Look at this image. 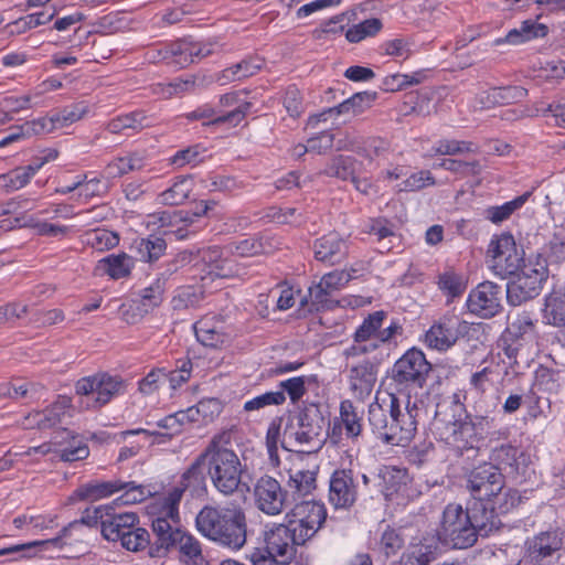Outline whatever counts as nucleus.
I'll use <instances>...</instances> for the list:
<instances>
[{
  "mask_svg": "<svg viewBox=\"0 0 565 565\" xmlns=\"http://www.w3.org/2000/svg\"><path fill=\"white\" fill-rule=\"evenodd\" d=\"M231 433L213 436L201 452L213 487L223 495H233L242 481L243 466L236 452L228 448Z\"/></svg>",
  "mask_w": 565,
  "mask_h": 565,
  "instance_id": "obj_1",
  "label": "nucleus"
},
{
  "mask_svg": "<svg viewBox=\"0 0 565 565\" xmlns=\"http://www.w3.org/2000/svg\"><path fill=\"white\" fill-rule=\"evenodd\" d=\"M297 423H288L281 445L287 450L311 452L319 450L329 436L330 420L321 405L306 403L296 416Z\"/></svg>",
  "mask_w": 565,
  "mask_h": 565,
  "instance_id": "obj_2",
  "label": "nucleus"
},
{
  "mask_svg": "<svg viewBox=\"0 0 565 565\" xmlns=\"http://www.w3.org/2000/svg\"><path fill=\"white\" fill-rule=\"evenodd\" d=\"M473 529L466 509L461 504L449 503L444 509L437 536L446 546L465 550L473 546L478 541Z\"/></svg>",
  "mask_w": 565,
  "mask_h": 565,
  "instance_id": "obj_3",
  "label": "nucleus"
},
{
  "mask_svg": "<svg viewBox=\"0 0 565 565\" xmlns=\"http://www.w3.org/2000/svg\"><path fill=\"white\" fill-rule=\"evenodd\" d=\"M124 490L125 492L116 500L122 504L140 503L150 494V491L135 481H92L79 486L71 495V501H98Z\"/></svg>",
  "mask_w": 565,
  "mask_h": 565,
  "instance_id": "obj_4",
  "label": "nucleus"
},
{
  "mask_svg": "<svg viewBox=\"0 0 565 565\" xmlns=\"http://www.w3.org/2000/svg\"><path fill=\"white\" fill-rule=\"evenodd\" d=\"M451 411L452 416L455 417L454 420L446 422L437 418V431L439 438L459 455H462L468 450H478L481 441L477 437L467 417H461V413H465L463 404L458 401L454 402ZM441 413H436V417H439Z\"/></svg>",
  "mask_w": 565,
  "mask_h": 565,
  "instance_id": "obj_5",
  "label": "nucleus"
},
{
  "mask_svg": "<svg viewBox=\"0 0 565 565\" xmlns=\"http://www.w3.org/2000/svg\"><path fill=\"white\" fill-rule=\"evenodd\" d=\"M430 371L431 365L425 354L420 350L412 348L394 363L391 379L397 391L411 387L423 388Z\"/></svg>",
  "mask_w": 565,
  "mask_h": 565,
  "instance_id": "obj_6",
  "label": "nucleus"
},
{
  "mask_svg": "<svg viewBox=\"0 0 565 565\" xmlns=\"http://www.w3.org/2000/svg\"><path fill=\"white\" fill-rule=\"evenodd\" d=\"M376 486L384 499L397 505H405L420 492L413 486L408 471L394 466H383L376 475Z\"/></svg>",
  "mask_w": 565,
  "mask_h": 565,
  "instance_id": "obj_7",
  "label": "nucleus"
},
{
  "mask_svg": "<svg viewBox=\"0 0 565 565\" xmlns=\"http://www.w3.org/2000/svg\"><path fill=\"white\" fill-rule=\"evenodd\" d=\"M564 545L562 531L541 532L525 542V552L519 563L521 565H553L559 559Z\"/></svg>",
  "mask_w": 565,
  "mask_h": 565,
  "instance_id": "obj_8",
  "label": "nucleus"
},
{
  "mask_svg": "<svg viewBox=\"0 0 565 565\" xmlns=\"http://www.w3.org/2000/svg\"><path fill=\"white\" fill-rule=\"evenodd\" d=\"M487 255L490 258V267L501 278L519 273L523 263V255L510 233L494 236L489 243Z\"/></svg>",
  "mask_w": 565,
  "mask_h": 565,
  "instance_id": "obj_9",
  "label": "nucleus"
},
{
  "mask_svg": "<svg viewBox=\"0 0 565 565\" xmlns=\"http://www.w3.org/2000/svg\"><path fill=\"white\" fill-rule=\"evenodd\" d=\"M124 390V382L118 376H110L106 373L95 374L78 380L75 384V392L81 396H93L87 401L86 407L100 408L110 399L120 394Z\"/></svg>",
  "mask_w": 565,
  "mask_h": 565,
  "instance_id": "obj_10",
  "label": "nucleus"
},
{
  "mask_svg": "<svg viewBox=\"0 0 565 565\" xmlns=\"http://www.w3.org/2000/svg\"><path fill=\"white\" fill-rule=\"evenodd\" d=\"M422 402L407 396L404 407L395 394L390 395V417L394 418L393 431L398 436L394 440H401L402 446L408 445L417 433V425L423 408Z\"/></svg>",
  "mask_w": 565,
  "mask_h": 565,
  "instance_id": "obj_11",
  "label": "nucleus"
},
{
  "mask_svg": "<svg viewBox=\"0 0 565 565\" xmlns=\"http://www.w3.org/2000/svg\"><path fill=\"white\" fill-rule=\"evenodd\" d=\"M505 477L490 462H482L473 467L466 476V489L472 500L488 501L504 486Z\"/></svg>",
  "mask_w": 565,
  "mask_h": 565,
  "instance_id": "obj_12",
  "label": "nucleus"
},
{
  "mask_svg": "<svg viewBox=\"0 0 565 565\" xmlns=\"http://www.w3.org/2000/svg\"><path fill=\"white\" fill-rule=\"evenodd\" d=\"M467 330V322L458 316H444L426 331L424 342L429 349L447 351L463 337Z\"/></svg>",
  "mask_w": 565,
  "mask_h": 565,
  "instance_id": "obj_13",
  "label": "nucleus"
},
{
  "mask_svg": "<svg viewBox=\"0 0 565 565\" xmlns=\"http://www.w3.org/2000/svg\"><path fill=\"white\" fill-rule=\"evenodd\" d=\"M154 541L151 543L148 555L150 557H163L172 548L177 547L179 539H182L184 530L181 529L180 518H170L158 514L151 522Z\"/></svg>",
  "mask_w": 565,
  "mask_h": 565,
  "instance_id": "obj_14",
  "label": "nucleus"
},
{
  "mask_svg": "<svg viewBox=\"0 0 565 565\" xmlns=\"http://www.w3.org/2000/svg\"><path fill=\"white\" fill-rule=\"evenodd\" d=\"M254 495L257 508L268 515L279 514L286 505L291 503L288 491L284 490L280 483L269 476L257 480Z\"/></svg>",
  "mask_w": 565,
  "mask_h": 565,
  "instance_id": "obj_15",
  "label": "nucleus"
},
{
  "mask_svg": "<svg viewBox=\"0 0 565 565\" xmlns=\"http://www.w3.org/2000/svg\"><path fill=\"white\" fill-rule=\"evenodd\" d=\"M213 543L220 547L237 552L247 543V518L242 508H233L228 512Z\"/></svg>",
  "mask_w": 565,
  "mask_h": 565,
  "instance_id": "obj_16",
  "label": "nucleus"
},
{
  "mask_svg": "<svg viewBox=\"0 0 565 565\" xmlns=\"http://www.w3.org/2000/svg\"><path fill=\"white\" fill-rule=\"evenodd\" d=\"M216 47L215 43L182 39L166 47L163 58L167 60L168 64L182 68L213 54Z\"/></svg>",
  "mask_w": 565,
  "mask_h": 565,
  "instance_id": "obj_17",
  "label": "nucleus"
},
{
  "mask_svg": "<svg viewBox=\"0 0 565 565\" xmlns=\"http://www.w3.org/2000/svg\"><path fill=\"white\" fill-rule=\"evenodd\" d=\"M328 499L335 509H349L358 499V483L351 469H337L329 480Z\"/></svg>",
  "mask_w": 565,
  "mask_h": 565,
  "instance_id": "obj_18",
  "label": "nucleus"
},
{
  "mask_svg": "<svg viewBox=\"0 0 565 565\" xmlns=\"http://www.w3.org/2000/svg\"><path fill=\"white\" fill-rule=\"evenodd\" d=\"M469 311L481 318H492L501 309V288L494 282L483 281L470 291L467 299Z\"/></svg>",
  "mask_w": 565,
  "mask_h": 565,
  "instance_id": "obj_19",
  "label": "nucleus"
},
{
  "mask_svg": "<svg viewBox=\"0 0 565 565\" xmlns=\"http://www.w3.org/2000/svg\"><path fill=\"white\" fill-rule=\"evenodd\" d=\"M490 463L501 473L511 477L524 475L530 457L519 447L511 444H502L494 447L489 456Z\"/></svg>",
  "mask_w": 565,
  "mask_h": 565,
  "instance_id": "obj_20",
  "label": "nucleus"
},
{
  "mask_svg": "<svg viewBox=\"0 0 565 565\" xmlns=\"http://www.w3.org/2000/svg\"><path fill=\"white\" fill-rule=\"evenodd\" d=\"M466 511L469 513L477 539L479 536L487 537L502 526L498 513L488 501L472 500L468 502Z\"/></svg>",
  "mask_w": 565,
  "mask_h": 565,
  "instance_id": "obj_21",
  "label": "nucleus"
},
{
  "mask_svg": "<svg viewBox=\"0 0 565 565\" xmlns=\"http://www.w3.org/2000/svg\"><path fill=\"white\" fill-rule=\"evenodd\" d=\"M252 107V103L243 102L239 103L233 110H230L222 115H216V111L213 107L209 105H203L198 107L195 110L186 114V118L190 120H202L207 119V122L204 125L210 126H221L227 124L228 126L236 127L239 122L244 120L247 113Z\"/></svg>",
  "mask_w": 565,
  "mask_h": 565,
  "instance_id": "obj_22",
  "label": "nucleus"
},
{
  "mask_svg": "<svg viewBox=\"0 0 565 565\" xmlns=\"http://www.w3.org/2000/svg\"><path fill=\"white\" fill-rule=\"evenodd\" d=\"M265 543L278 558L280 565L290 564L297 555L298 545L291 542V537L282 524H277L265 533Z\"/></svg>",
  "mask_w": 565,
  "mask_h": 565,
  "instance_id": "obj_23",
  "label": "nucleus"
},
{
  "mask_svg": "<svg viewBox=\"0 0 565 565\" xmlns=\"http://www.w3.org/2000/svg\"><path fill=\"white\" fill-rule=\"evenodd\" d=\"M313 250L317 260L334 265L348 255V244L338 233L331 232L316 239Z\"/></svg>",
  "mask_w": 565,
  "mask_h": 565,
  "instance_id": "obj_24",
  "label": "nucleus"
},
{
  "mask_svg": "<svg viewBox=\"0 0 565 565\" xmlns=\"http://www.w3.org/2000/svg\"><path fill=\"white\" fill-rule=\"evenodd\" d=\"M440 548L431 540H422L418 543H412L402 553L399 558L392 565H431L438 559Z\"/></svg>",
  "mask_w": 565,
  "mask_h": 565,
  "instance_id": "obj_25",
  "label": "nucleus"
},
{
  "mask_svg": "<svg viewBox=\"0 0 565 565\" xmlns=\"http://www.w3.org/2000/svg\"><path fill=\"white\" fill-rule=\"evenodd\" d=\"M138 524L139 518L136 513H116L113 508V511H106L105 519L102 521L100 532L105 540L117 542L127 534L129 529Z\"/></svg>",
  "mask_w": 565,
  "mask_h": 565,
  "instance_id": "obj_26",
  "label": "nucleus"
},
{
  "mask_svg": "<svg viewBox=\"0 0 565 565\" xmlns=\"http://www.w3.org/2000/svg\"><path fill=\"white\" fill-rule=\"evenodd\" d=\"M361 166L362 163L352 156L337 154L328 161L324 169L320 171V174L337 178L342 181L350 180L354 183L356 190L366 192V189H361L360 181L356 175Z\"/></svg>",
  "mask_w": 565,
  "mask_h": 565,
  "instance_id": "obj_27",
  "label": "nucleus"
},
{
  "mask_svg": "<svg viewBox=\"0 0 565 565\" xmlns=\"http://www.w3.org/2000/svg\"><path fill=\"white\" fill-rule=\"evenodd\" d=\"M230 508L204 505L195 516L196 531L209 541L213 542L214 536L221 530L228 516Z\"/></svg>",
  "mask_w": 565,
  "mask_h": 565,
  "instance_id": "obj_28",
  "label": "nucleus"
},
{
  "mask_svg": "<svg viewBox=\"0 0 565 565\" xmlns=\"http://www.w3.org/2000/svg\"><path fill=\"white\" fill-rule=\"evenodd\" d=\"M542 278L530 276L529 278L516 275V279L507 286V299L512 306H520L540 295L543 287Z\"/></svg>",
  "mask_w": 565,
  "mask_h": 565,
  "instance_id": "obj_29",
  "label": "nucleus"
},
{
  "mask_svg": "<svg viewBox=\"0 0 565 565\" xmlns=\"http://www.w3.org/2000/svg\"><path fill=\"white\" fill-rule=\"evenodd\" d=\"M369 424L372 431L385 444L402 446L401 440H394L396 435L392 429L395 424L394 418L390 417V409L386 411L382 405L373 403L369 406Z\"/></svg>",
  "mask_w": 565,
  "mask_h": 565,
  "instance_id": "obj_30",
  "label": "nucleus"
},
{
  "mask_svg": "<svg viewBox=\"0 0 565 565\" xmlns=\"http://www.w3.org/2000/svg\"><path fill=\"white\" fill-rule=\"evenodd\" d=\"M349 382L355 395L369 396L376 382V366L367 360L352 366L349 372Z\"/></svg>",
  "mask_w": 565,
  "mask_h": 565,
  "instance_id": "obj_31",
  "label": "nucleus"
},
{
  "mask_svg": "<svg viewBox=\"0 0 565 565\" xmlns=\"http://www.w3.org/2000/svg\"><path fill=\"white\" fill-rule=\"evenodd\" d=\"M77 526V523H68L66 526H64L60 533L52 539L47 540H40V541H32L24 544H17L12 545L10 547L0 548V556L6 555H12L20 552L31 551L35 547L41 548H58L62 550L64 546L71 544L68 542L70 539L74 536V527Z\"/></svg>",
  "mask_w": 565,
  "mask_h": 565,
  "instance_id": "obj_32",
  "label": "nucleus"
},
{
  "mask_svg": "<svg viewBox=\"0 0 565 565\" xmlns=\"http://www.w3.org/2000/svg\"><path fill=\"white\" fill-rule=\"evenodd\" d=\"M286 518H292L301 523L308 522V525L321 529L327 519V510L323 503L313 500H301L295 502Z\"/></svg>",
  "mask_w": 565,
  "mask_h": 565,
  "instance_id": "obj_33",
  "label": "nucleus"
},
{
  "mask_svg": "<svg viewBox=\"0 0 565 565\" xmlns=\"http://www.w3.org/2000/svg\"><path fill=\"white\" fill-rule=\"evenodd\" d=\"M204 467L205 463L200 454L181 476L179 484L193 498L202 497L207 492Z\"/></svg>",
  "mask_w": 565,
  "mask_h": 565,
  "instance_id": "obj_34",
  "label": "nucleus"
},
{
  "mask_svg": "<svg viewBox=\"0 0 565 565\" xmlns=\"http://www.w3.org/2000/svg\"><path fill=\"white\" fill-rule=\"evenodd\" d=\"M72 406V399L67 396L58 398L42 412L34 413L31 418L39 429L53 428L62 423L63 417Z\"/></svg>",
  "mask_w": 565,
  "mask_h": 565,
  "instance_id": "obj_35",
  "label": "nucleus"
},
{
  "mask_svg": "<svg viewBox=\"0 0 565 565\" xmlns=\"http://www.w3.org/2000/svg\"><path fill=\"white\" fill-rule=\"evenodd\" d=\"M287 488L291 503L297 502L299 499L311 494L317 488V473L311 470L290 472Z\"/></svg>",
  "mask_w": 565,
  "mask_h": 565,
  "instance_id": "obj_36",
  "label": "nucleus"
},
{
  "mask_svg": "<svg viewBox=\"0 0 565 565\" xmlns=\"http://www.w3.org/2000/svg\"><path fill=\"white\" fill-rule=\"evenodd\" d=\"M146 164V157L141 152H128L126 156L117 157L105 167V174L108 178H119L131 171L141 170Z\"/></svg>",
  "mask_w": 565,
  "mask_h": 565,
  "instance_id": "obj_37",
  "label": "nucleus"
},
{
  "mask_svg": "<svg viewBox=\"0 0 565 565\" xmlns=\"http://www.w3.org/2000/svg\"><path fill=\"white\" fill-rule=\"evenodd\" d=\"M195 250L196 265L206 270V274L212 276H225L226 260L223 258V250L218 246H210L206 248H198Z\"/></svg>",
  "mask_w": 565,
  "mask_h": 565,
  "instance_id": "obj_38",
  "label": "nucleus"
},
{
  "mask_svg": "<svg viewBox=\"0 0 565 565\" xmlns=\"http://www.w3.org/2000/svg\"><path fill=\"white\" fill-rule=\"evenodd\" d=\"M543 318L547 324L554 327L565 324V289H554L545 298Z\"/></svg>",
  "mask_w": 565,
  "mask_h": 565,
  "instance_id": "obj_39",
  "label": "nucleus"
},
{
  "mask_svg": "<svg viewBox=\"0 0 565 565\" xmlns=\"http://www.w3.org/2000/svg\"><path fill=\"white\" fill-rule=\"evenodd\" d=\"M548 34V26L539 23L536 20H524L520 28L512 29L505 36V41L512 44H520L534 39H542Z\"/></svg>",
  "mask_w": 565,
  "mask_h": 565,
  "instance_id": "obj_40",
  "label": "nucleus"
},
{
  "mask_svg": "<svg viewBox=\"0 0 565 565\" xmlns=\"http://www.w3.org/2000/svg\"><path fill=\"white\" fill-rule=\"evenodd\" d=\"M41 386L38 383L23 379H14L10 382L0 383V395L14 401H24L34 398Z\"/></svg>",
  "mask_w": 565,
  "mask_h": 565,
  "instance_id": "obj_41",
  "label": "nucleus"
},
{
  "mask_svg": "<svg viewBox=\"0 0 565 565\" xmlns=\"http://www.w3.org/2000/svg\"><path fill=\"white\" fill-rule=\"evenodd\" d=\"M132 265L134 263L129 255L125 253L111 254L98 262L97 269L113 279H120L130 275Z\"/></svg>",
  "mask_w": 565,
  "mask_h": 565,
  "instance_id": "obj_42",
  "label": "nucleus"
},
{
  "mask_svg": "<svg viewBox=\"0 0 565 565\" xmlns=\"http://www.w3.org/2000/svg\"><path fill=\"white\" fill-rule=\"evenodd\" d=\"M193 190V181L189 177H178L173 184L158 195L159 203L164 205L183 204Z\"/></svg>",
  "mask_w": 565,
  "mask_h": 565,
  "instance_id": "obj_43",
  "label": "nucleus"
},
{
  "mask_svg": "<svg viewBox=\"0 0 565 565\" xmlns=\"http://www.w3.org/2000/svg\"><path fill=\"white\" fill-rule=\"evenodd\" d=\"M135 244L140 260L146 263L158 260L167 249L166 239L157 235L140 238Z\"/></svg>",
  "mask_w": 565,
  "mask_h": 565,
  "instance_id": "obj_44",
  "label": "nucleus"
},
{
  "mask_svg": "<svg viewBox=\"0 0 565 565\" xmlns=\"http://www.w3.org/2000/svg\"><path fill=\"white\" fill-rule=\"evenodd\" d=\"M519 92L518 87H493L480 92L476 97L477 105L480 108H492L497 105L508 104L514 97V93Z\"/></svg>",
  "mask_w": 565,
  "mask_h": 565,
  "instance_id": "obj_45",
  "label": "nucleus"
},
{
  "mask_svg": "<svg viewBox=\"0 0 565 565\" xmlns=\"http://www.w3.org/2000/svg\"><path fill=\"white\" fill-rule=\"evenodd\" d=\"M465 416L471 424V426L480 441H482L486 436H491V439L495 435H498V437L499 436H504V437L508 436V429H504L503 431H501L500 429H498V430L495 429L498 426L497 418H495V416H492L491 414L470 415V414L465 413Z\"/></svg>",
  "mask_w": 565,
  "mask_h": 565,
  "instance_id": "obj_46",
  "label": "nucleus"
},
{
  "mask_svg": "<svg viewBox=\"0 0 565 565\" xmlns=\"http://www.w3.org/2000/svg\"><path fill=\"white\" fill-rule=\"evenodd\" d=\"M83 242L98 252H104L116 247L119 244V236L105 228H95L84 233Z\"/></svg>",
  "mask_w": 565,
  "mask_h": 565,
  "instance_id": "obj_47",
  "label": "nucleus"
},
{
  "mask_svg": "<svg viewBox=\"0 0 565 565\" xmlns=\"http://www.w3.org/2000/svg\"><path fill=\"white\" fill-rule=\"evenodd\" d=\"M386 318V312L383 310L370 313L355 330L353 339L356 343L376 340L379 329L382 328Z\"/></svg>",
  "mask_w": 565,
  "mask_h": 565,
  "instance_id": "obj_48",
  "label": "nucleus"
},
{
  "mask_svg": "<svg viewBox=\"0 0 565 565\" xmlns=\"http://www.w3.org/2000/svg\"><path fill=\"white\" fill-rule=\"evenodd\" d=\"M194 332L198 341L204 347L217 348L227 340L226 334L214 327L207 319L198 321L194 324Z\"/></svg>",
  "mask_w": 565,
  "mask_h": 565,
  "instance_id": "obj_49",
  "label": "nucleus"
},
{
  "mask_svg": "<svg viewBox=\"0 0 565 565\" xmlns=\"http://www.w3.org/2000/svg\"><path fill=\"white\" fill-rule=\"evenodd\" d=\"M340 418L348 438L356 439L362 433V417L350 399L340 403Z\"/></svg>",
  "mask_w": 565,
  "mask_h": 565,
  "instance_id": "obj_50",
  "label": "nucleus"
},
{
  "mask_svg": "<svg viewBox=\"0 0 565 565\" xmlns=\"http://www.w3.org/2000/svg\"><path fill=\"white\" fill-rule=\"evenodd\" d=\"M522 501L519 490L513 488H503L495 492V494L488 499L490 505L499 514H504L516 508Z\"/></svg>",
  "mask_w": 565,
  "mask_h": 565,
  "instance_id": "obj_51",
  "label": "nucleus"
},
{
  "mask_svg": "<svg viewBox=\"0 0 565 565\" xmlns=\"http://www.w3.org/2000/svg\"><path fill=\"white\" fill-rule=\"evenodd\" d=\"M182 539H179L177 547L182 557L194 565H203L205 563L202 544L191 533L183 531Z\"/></svg>",
  "mask_w": 565,
  "mask_h": 565,
  "instance_id": "obj_52",
  "label": "nucleus"
},
{
  "mask_svg": "<svg viewBox=\"0 0 565 565\" xmlns=\"http://www.w3.org/2000/svg\"><path fill=\"white\" fill-rule=\"evenodd\" d=\"M205 77L200 75H186L185 77H179L172 82L163 85L162 94L166 97L173 95H180L183 93H191L196 88L205 86Z\"/></svg>",
  "mask_w": 565,
  "mask_h": 565,
  "instance_id": "obj_53",
  "label": "nucleus"
},
{
  "mask_svg": "<svg viewBox=\"0 0 565 565\" xmlns=\"http://www.w3.org/2000/svg\"><path fill=\"white\" fill-rule=\"evenodd\" d=\"M204 298V291L201 287L183 286L178 288L172 298L174 310H185L196 307Z\"/></svg>",
  "mask_w": 565,
  "mask_h": 565,
  "instance_id": "obj_54",
  "label": "nucleus"
},
{
  "mask_svg": "<svg viewBox=\"0 0 565 565\" xmlns=\"http://www.w3.org/2000/svg\"><path fill=\"white\" fill-rule=\"evenodd\" d=\"M437 285L438 288L451 299L461 296L467 288V282L462 275L454 270H446L439 274Z\"/></svg>",
  "mask_w": 565,
  "mask_h": 565,
  "instance_id": "obj_55",
  "label": "nucleus"
},
{
  "mask_svg": "<svg viewBox=\"0 0 565 565\" xmlns=\"http://www.w3.org/2000/svg\"><path fill=\"white\" fill-rule=\"evenodd\" d=\"M121 546L129 552H141L150 550L151 541L149 532L139 524L129 529L127 534L119 541Z\"/></svg>",
  "mask_w": 565,
  "mask_h": 565,
  "instance_id": "obj_56",
  "label": "nucleus"
},
{
  "mask_svg": "<svg viewBox=\"0 0 565 565\" xmlns=\"http://www.w3.org/2000/svg\"><path fill=\"white\" fill-rule=\"evenodd\" d=\"M286 402V395L282 391H270L257 395L243 405L246 413L259 412L269 406H280Z\"/></svg>",
  "mask_w": 565,
  "mask_h": 565,
  "instance_id": "obj_57",
  "label": "nucleus"
},
{
  "mask_svg": "<svg viewBox=\"0 0 565 565\" xmlns=\"http://www.w3.org/2000/svg\"><path fill=\"white\" fill-rule=\"evenodd\" d=\"M531 195L530 192H525L524 194L515 198L512 201L505 202L499 206H490L486 211L487 218L492 223H501L508 220L516 210H519Z\"/></svg>",
  "mask_w": 565,
  "mask_h": 565,
  "instance_id": "obj_58",
  "label": "nucleus"
},
{
  "mask_svg": "<svg viewBox=\"0 0 565 565\" xmlns=\"http://www.w3.org/2000/svg\"><path fill=\"white\" fill-rule=\"evenodd\" d=\"M534 330L535 323L531 312L522 311L515 315L504 333L508 334V339L522 341L525 335L534 333Z\"/></svg>",
  "mask_w": 565,
  "mask_h": 565,
  "instance_id": "obj_59",
  "label": "nucleus"
},
{
  "mask_svg": "<svg viewBox=\"0 0 565 565\" xmlns=\"http://www.w3.org/2000/svg\"><path fill=\"white\" fill-rule=\"evenodd\" d=\"M286 519V523L281 524L285 525V529L289 533L291 542L296 543L298 546H303L320 530L317 526L308 525V522L301 523L292 518Z\"/></svg>",
  "mask_w": 565,
  "mask_h": 565,
  "instance_id": "obj_60",
  "label": "nucleus"
},
{
  "mask_svg": "<svg viewBox=\"0 0 565 565\" xmlns=\"http://www.w3.org/2000/svg\"><path fill=\"white\" fill-rule=\"evenodd\" d=\"M382 26L383 24L380 19H366L348 29L345 38L351 43H359L369 36H374L375 34H377Z\"/></svg>",
  "mask_w": 565,
  "mask_h": 565,
  "instance_id": "obj_61",
  "label": "nucleus"
},
{
  "mask_svg": "<svg viewBox=\"0 0 565 565\" xmlns=\"http://www.w3.org/2000/svg\"><path fill=\"white\" fill-rule=\"evenodd\" d=\"M498 375L497 367L486 365L473 372L469 379L470 390L477 394H484L494 385V377Z\"/></svg>",
  "mask_w": 565,
  "mask_h": 565,
  "instance_id": "obj_62",
  "label": "nucleus"
},
{
  "mask_svg": "<svg viewBox=\"0 0 565 565\" xmlns=\"http://www.w3.org/2000/svg\"><path fill=\"white\" fill-rule=\"evenodd\" d=\"M404 543L405 541L402 533L396 529L387 526L381 535L379 545L381 552L386 557H391L403 548Z\"/></svg>",
  "mask_w": 565,
  "mask_h": 565,
  "instance_id": "obj_63",
  "label": "nucleus"
},
{
  "mask_svg": "<svg viewBox=\"0 0 565 565\" xmlns=\"http://www.w3.org/2000/svg\"><path fill=\"white\" fill-rule=\"evenodd\" d=\"M146 117L141 113H131L114 118L107 124L110 134H119L126 129H141Z\"/></svg>",
  "mask_w": 565,
  "mask_h": 565,
  "instance_id": "obj_64",
  "label": "nucleus"
}]
</instances>
